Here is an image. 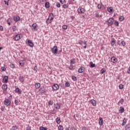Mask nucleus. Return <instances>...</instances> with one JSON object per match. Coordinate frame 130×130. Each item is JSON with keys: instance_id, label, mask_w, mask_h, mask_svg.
<instances>
[{"instance_id": "26", "label": "nucleus", "mask_w": 130, "mask_h": 130, "mask_svg": "<svg viewBox=\"0 0 130 130\" xmlns=\"http://www.w3.org/2000/svg\"><path fill=\"white\" fill-rule=\"evenodd\" d=\"M91 103L92 104L93 106H96V101L94 100L91 101Z\"/></svg>"}, {"instance_id": "41", "label": "nucleus", "mask_w": 130, "mask_h": 130, "mask_svg": "<svg viewBox=\"0 0 130 130\" xmlns=\"http://www.w3.org/2000/svg\"><path fill=\"white\" fill-rule=\"evenodd\" d=\"M119 19L121 21H122L124 20V17L123 16H120L119 17Z\"/></svg>"}, {"instance_id": "49", "label": "nucleus", "mask_w": 130, "mask_h": 130, "mask_svg": "<svg viewBox=\"0 0 130 130\" xmlns=\"http://www.w3.org/2000/svg\"><path fill=\"white\" fill-rule=\"evenodd\" d=\"M119 89H123V85H122V84H120L119 86Z\"/></svg>"}, {"instance_id": "37", "label": "nucleus", "mask_w": 130, "mask_h": 130, "mask_svg": "<svg viewBox=\"0 0 130 130\" xmlns=\"http://www.w3.org/2000/svg\"><path fill=\"white\" fill-rule=\"evenodd\" d=\"M40 130H47V128L43 126H41L40 127Z\"/></svg>"}, {"instance_id": "32", "label": "nucleus", "mask_w": 130, "mask_h": 130, "mask_svg": "<svg viewBox=\"0 0 130 130\" xmlns=\"http://www.w3.org/2000/svg\"><path fill=\"white\" fill-rule=\"evenodd\" d=\"M125 123H126V119H125V118H124L123 120V122L122 124V125H125Z\"/></svg>"}, {"instance_id": "5", "label": "nucleus", "mask_w": 130, "mask_h": 130, "mask_svg": "<svg viewBox=\"0 0 130 130\" xmlns=\"http://www.w3.org/2000/svg\"><path fill=\"white\" fill-rule=\"evenodd\" d=\"M77 11L79 14H84L85 13V9L83 8H79Z\"/></svg>"}, {"instance_id": "54", "label": "nucleus", "mask_w": 130, "mask_h": 130, "mask_svg": "<svg viewBox=\"0 0 130 130\" xmlns=\"http://www.w3.org/2000/svg\"><path fill=\"white\" fill-rule=\"evenodd\" d=\"M1 70L3 72H5V71H6V68H5V67H2Z\"/></svg>"}, {"instance_id": "3", "label": "nucleus", "mask_w": 130, "mask_h": 130, "mask_svg": "<svg viewBox=\"0 0 130 130\" xmlns=\"http://www.w3.org/2000/svg\"><path fill=\"white\" fill-rule=\"evenodd\" d=\"M57 46H54L53 48L51 49V51L54 54L57 53Z\"/></svg>"}, {"instance_id": "20", "label": "nucleus", "mask_w": 130, "mask_h": 130, "mask_svg": "<svg viewBox=\"0 0 130 130\" xmlns=\"http://www.w3.org/2000/svg\"><path fill=\"white\" fill-rule=\"evenodd\" d=\"M39 3L41 5H44V3H46V0H39Z\"/></svg>"}, {"instance_id": "48", "label": "nucleus", "mask_w": 130, "mask_h": 130, "mask_svg": "<svg viewBox=\"0 0 130 130\" xmlns=\"http://www.w3.org/2000/svg\"><path fill=\"white\" fill-rule=\"evenodd\" d=\"M119 102H120V103H121V104H123V102H124V100L123 99H121L120 100Z\"/></svg>"}, {"instance_id": "61", "label": "nucleus", "mask_w": 130, "mask_h": 130, "mask_svg": "<svg viewBox=\"0 0 130 130\" xmlns=\"http://www.w3.org/2000/svg\"><path fill=\"white\" fill-rule=\"evenodd\" d=\"M98 9H101V5H100V4H98Z\"/></svg>"}, {"instance_id": "62", "label": "nucleus", "mask_w": 130, "mask_h": 130, "mask_svg": "<svg viewBox=\"0 0 130 130\" xmlns=\"http://www.w3.org/2000/svg\"><path fill=\"white\" fill-rule=\"evenodd\" d=\"M1 110L2 111H4V110H5V108H4L3 107H1Z\"/></svg>"}, {"instance_id": "28", "label": "nucleus", "mask_w": 130, "mask_h": 130, "mask_svg": "<svg viewBox=\"0 0 130 130\" xmlns=\"http://www.w3.org/2000/svg\"><path fill=\"white\" fill-rule=\"evenodd\" d=\"M115 44V40L114 39H113L111 41V45L112 46H113Z\"/></svg>"}, {"instance_id": "38", "label": "nucleus", "mask_w": 130, "mask_h": 130, "mask_svg": "<svg viewBox=\"0 0 130 130\" xmlns=\"http://www.w3.org/2000/svg\"><path fill=\"white\" fill-rule=\"evenodd\" d=\"M95 17H96V18H101L102 16L100 15H99V13H95Z\"/></svg>"}, {"instance_id": "40", "label": "nucleus", "mask_w": 130, "mask_h": 130, "mask_svg": "<svg viewBox=\"0 0 130 130\" xmlns=\"http://www.w3.org/2000/svg\"><path fill=\"white\" fill-rule=\"evenodd\" d=\"M63 8L64 9H68L69 8V5L68 4H64L63 5Z\"/></svg>"}, {"instance_id": "43", "label": "nucleus", "mask_w": 130, "mask_h": 130, "mask_svg": "<svg viewBox=\"0 0 130 130\" xmlns=\"http://www.w3.org/2000/svg\"><path fill=\"white\" fill-rule=\"evenodd\" d=\"M56 112V111L55 109H53L51 112V114H55V113Z\"/></svg>"}, {"instance_id": "2", "label": "nucleus", "mask_w": 130, "mask_h": 130, "mask_svg": "<svg viewBox=\"0 0 130 130\" xmlns=\"http://www.w3.org/2000/svg\"><path fill=\"white\" fill-rule=\"evenodd\" d=\"M107 22H108V26H111V25L113 24V22H114V19H113L112 18H111L109 19Z\"/></svg>"}, {"instance_id": "24", "label": "nucleus", "mask_w": 130, "mask_h": 130, "mask_svg": "<svg viewBox=\"0 0 130 130\" xmlns=\"http://www.w3.org/2000/svg\"><path fill=\"white\" fill-rule=\"evenodd\" d=\"M56 122H57V123L59 124V123H60V122H61L60 118H59V117L56 118Z\"/></svg>"}, {"instance_id": "34", "label": "nucleus", "mask_w": 130, "mask_h": 130, "mask_svg": "<svg viewBox=\"0 0 130 130\" xmlns=\"http://www.w3.org/2000/svg\"><path fill=\"white\" fill-rule=\"evenodd\" d=\"M106 72V70L104 68L102 69L101 70V74H104V73H105Z\"/></svg>"}, {"instance_id": "10", "label": "nucleus", "mask_w": 130, "mask_h": 130, "mask_svg": "<svg viewBox=\"0 0 130 130\" xmlns=\"http://www.w3.org/2000/svg\"><path fill=\"white\" fill-rule=\"evenodd\" d=\"M111 60L112 62H113L114 63L117 62V58H116L115 57H112L111 58Z\"/></svg>"}, {"instance_id": "56", "label": "nucleus", "mask_w": 130, "mask_h": 130, "mask_svg": "<svg viewBox=\"0 0 130 130\" xmlns=\"http://www.w3.org/2000/svg\"><path fill=\"white\" fill-rule=\"evenodd\" d=\"M79 44L82 45L83 43H84V42H83V41H82V40H79Z\"/></svg>"}, {"instance_id": "51", "label": "nucleus", "mask_w": 130, "mask_h": 130, "mask_svg": "<svg viewBox=\"0 0 130 130\" xmlns=\"http://www.w3.org/2000/svg\"><path fill=\"white\" fill-rule=\"evenodd\" d=\"M121 43L123 46H125V41H122Z\"/></svg>"}, {"instance_id": "45", "label": "nucleus", "mask_w": 130, "mask_h": 130, "mask_svg": "<svg viewBox=\"0 0 130 130\" xmlns=\"http://www.w3.org/2000/svg\"><path fill=\"white\" fill-rule=\"evenodd\" d=\"M58 129L59 130H63V127L61 125H59L58 126Z\"/></svg>"}, {"instance_id": "47", "label": "nucleus", "mask_w": 130, "mask_h": 130, "mask_svg": "<svg viewBox=\"0 0 130 130\" xmlns=\"http://www.w3.org/2000/svg\"><path fill=\"white\" fill-rule=\"evenodd\" d=\"M13 31H16L17 30V27L16 26H14L12 27Z\"/></svg>"}, {"instance_id": "55", "label": "nucleus", "mask_w": 130, "mask_h": 130, "mask_svg": "<svg viewBox=\"0 0 130 130\" xmlns=\"http://www.w3.org/2000/svg\"><path fill=\"white\" fill-rule=\"evenodd\" d=\"M4 30V27L3 26H0V31H3Z\"/></svg>"}, {"instance_id": "13", "label": "nucleus", "mask_w": 130, "mask_h": 130, "mask_svg": "<svg viewBox=\"0 0 130 130\" xmlns=\"http://www.w3.org/2000/svg\"><path fill=\"white\" fill-rule=\"evenodd\" d=\"M99 123L100 125H103V119H102V118L101 117L99 118Z\"/></svg>"}, {"instance_id": "21", "label": "nucleus", "mask_w": 130, "mask_h": 130, "mask_svg": "<svg viewBox=\"0 0 130 130\" xmlns=\"http://www.w3.org/2000/svg\"><path fill=\"white\" fill-rule=\"evenodd\" d=\"M7 23L8 25H11V23H12V18H9L7 20Z\"/></svg>"}, {"instance_id": "9", "label": "nucleus", "mask_w": 130, "mask_h": 130, "mask_svg": "<svg viewBox=\"0 0 130 130\" xmlns=\"http://www.w3.org/2000/svg\"><path fill=\"white\" fill-rule=\"evenodd\" d=\"M52 88L53 90L56 91V90H58V89L59 88V86L57 84H54L53 85Z\"/></svg>"}, {"instance_id": "11", "label": "nucleus", "mask_w": 130, "mask_h": 130, "mask_svg": "<svg viewBox=\"0 0 130 130\" xmlns=\"http://www.w3.org/2000/svg\"><path fill=\"white\" fill-rule=\"evenodd\" d=\"M19 39H21V37L20 36V35H16L14 38V40H15V41H18V40H19Z\"/></svg>"}, {"instance_id": "27", "label": "nucleus", "mask_w": 130, "mask_h": 130, "mask_svg": "<svg viewBox=\"0 0 130 130\" xmlns=\"http://www.w3.org/2000/svg\"><path fill=\"white\" fill-rule=\"evenodd\" d=\"M19 80L20 82H21L22 83H23V82H24V77L23 76H20L19 77Z\"/></svg>"}, {"instance_id": "22", "label": "nucleus", "mask_w": 130, "mask_h": 130, "mask_svg": "<svg viewBox=\"0 0 130 130\" xmlns=\"http://www.w3.org/2000/svg\"><path fill=\"white\" fill-rule=\"evenodd\" d=\"M35 87L36 88V89H39V88H40V83H36L35 84Z\"/></svg>"}, {"instance_id": "30", "label": "nucleus", "mask_w": 130, "mask_h": 130, "mask_svg": "<svg viewBox=\"0 0 130 130\" xmlns=\"http://www.w3.org/2000/svg\"><path fill=\"white\" fill-rule=\"evenodd\" d=\"M90 68H96L95 64L93 63V62L91 61L90 63Z\"/></svg>"}, {"instance_id": "33", "label": "nucleus", "mask_w": 130, "mask_h": 130, "mask_svg": "<svg viewBox=\"0 0 130 130\" xmlns=\"http://www.w3.org/2000/svg\"><path fill=\"white\" fill-rule=\"evenodd\" d=\"M24 61L23 60H20L19 61V64L20 66H21V67H23V66H24Z\"/></svg>"}, {"instance_id": "58", "label": "nucleus", "mask_w": 130, "mask_h": 130, "mask_svg": "<svg viewBox=\"0 0 130 130\" xmlns=\"http://www.w3.org/2000/svg\"><path fill=\"white\" fill-rule=\"evenodd\" d=\"M66 0H60V3H61V4H63L64 3Z\"/></svg>"}, {"instance_id": "42", "label": "nucleus", "mask_w": 130, "mask_h": 130, "mask_svg": "<svg viewBox=\"0 0 130 130\" xmlns=\"http://www.w3.org/2000/svg\"><path fill=\"white\" fill-rule=\"evenodd\" d=\"M52 104H53V102L52 101H49V102H48L49 106L52 105Z\"/></svg>"}, {"instance_id": "63", "label": "nucleus", "mask_w": 130, "mask_h": 130, "mask_svg": "<svg viewBox=\"0 0 130 130\" xmlns=\"http://www.w3.org/2000/svg\"><path fill=\"white\" fill-rule=\"evenodd\" d=\"M128 74H130V67L128 68V70L127 71Z\"/></svg>"}, {"instance_id": "14", "label": "nucleus", "mask_w": 130, "mask_h": 130, "mask_svg": "<svg viewBox=\"0 0 130 130\" xmlns=\"http://www.w3.org/2000/svg\"><path fill=\"white\" fill-rule=\"evenodd\" d=\"M13 20L15 21V22H18V21L20 20V17H19V16H14L13 17Z\"/></svg>"}, {"instance_id": "29", "label": "nucleus", "mask_w": 130, "mask_h": 130, "mask_svg": "<svg viewBox=\"0 0 130 130\" xmlns=\"http://www.w3.org/2000/svg\"><path fill=\"white\" fill-rule=\"evenodd\" d=\"M72 79L74 82H77V81H78V78L75 76H72Z\"/></svg>"}, {"instance_id": "25", "label": "nucleus", "mask_w": 130, "mask_h": 130, "mask_svg": "<svg viewBox=\"0 0 130 130\" xmlns=\"http://www.w3.org/2000/svg\"><path fill=\"white\" fill-rule=\"evenodd\" d=\"M108 11L109 13H112V12H113V8L112 7L108 8Z\"/></svg>"}, {"instance_id": "50", "label": "nucleus", "mask_w": 130, "mask_h": 130, "mask_svg": "<svg viewBox=\"0 0 130 130\" xmlns=\"http://www.w3.org/2000/svg\"><path fill=\"white\" fill-rule=\"evenodd\" d=\"M56 7H57V8H60V4H59V3H57Z\"/></svg>"}, {"instance_id": "23", "label": "nucleus", "mask_w": 130, "mask_h": 130, "mask_svg": "<svg viewBox=\"0 0 130 130\" xmlns=\"http://www.w3.org/2000/svg\"><path fill=\"white\" fill-rule=\"evenodd\" d=\"M54 107L56 109H59V108H60V106L58 104H56L54 105Z\"/></svg>"}, {"instance_id": "44", "label": "nucleus", "mask_w": 130, "mask_h": 130, "mask_svg": "<svg viewBox=\"0 0 130 130\" xmlns=\"http://www.w3.org/2000/svg\"><path fill=\"white\" fill-rule=\"evenodd\" d=\"M62 28L64 30H67V29H68V26H67V25H64L62 26Z\"/></svg>"}, {"instance_id": "12", "label": "nucleus", "mask_w": 130, "mask_h": 130, "mask_svg": "<svg viewBox=\"0 0 130 130\" xmlns=\"http://www.w3.org/2000/svg\"><path fill=\"white\" fill-rule=\"evenodd\" d=\"M2 89L3 91H7L8 89V85H7V84H3L2 86Z\"/></svg>"}, {"instance_id": "57", "label": "nucleus", "mask_w": 130, "mask_h": 130, "mask_svg": "<svg viewBox=\"0 0 130 130\" xmlns=\"http://www.w3.org/2000/svg\"><path fill=\"white\" fill-rule=\"evenodd\" d=\"M34 71H35L36 73H37V66L34 67Z\"/></svg>"}, {"instance_id": "17", "label": "nucleus", "mask_w": 130, "mask_h": 130, "mask_svg": "<svg viewBox=\"0 0 130 130\" xmlns=\"http://www.w3.org/2000/svg\"><path fill=\"white\" fill-rule=\"evenodd\" d=\"M49 2H46L45 4V7L46 9H49L50 7V5H49Z\"/></svg>"}, {"instance_id": "15", "label": "nucleus", "mask_w": 130, "mask_h": 130, "mask_svg": "<svg viewBox=\"0 0 130 130\" xmlns=\"http://www.w3.org/2000/svg\"><path fill=\"white\" fill-rule=\"evenodd\" d=\"M37 27V24L36 23H34L32 25L31 29L35 30L36 31H37V28H36Z\"/></svg>"}, {"instance_id": "1", "label": "nucleus", "mask_w": 130, "mask_h": 130, "mask_svg": "<svg viewBox=\"0 0 130 130\" xmlns=\"http://www.w3.org/2000/svg\"><path fill=\"white\" fill-rule=\"evenodd\" d=\"M53 13H50L49 15L48 18L46 20V23L49 24L51 23V21L53 20Z\"/></svg>"}, {"instance_id": "31", "label": "nucleus", "mask_w": 130, "mask_h": 130, "mask_svg": "<svg viewBox=\"0 0 130 130\" xmlns=\"http://www.w3.org/2000/svg\"><path fill=\"white\" fill-rule=\"evenodd\" d=\"M75 62H76V59L74 58L70 61L71 64H74Z\"/></svg>"}, {"instance_id": "36", "label": "nucleus", "mask_w": 130, "mask_h": 130, "mask_svg": "<svg viewBox=\"0 0 130 130\" xmlns=\"http://www.w3.org/2000/svg\"><path fill=\"white\" fill-rule=\"evenodd\" d=\"M123 111H124V109L123 108L120 107V109L119 110L120 113H123Z\"/></svg>"}, {"instance_id": "18", "label": "nucleus", "mask_w": 130, "mask_h": 130, "mask_svg": "<svg viewBox=\"0 0 130 130\" xmlns=\"http://www.w3.org/2000/svg\"><path fill=\"white\" fill-rule=\"evenodd\" d=\"M8 79H9V77L7 76H5L3 78L4 82L8 83Z\"/></svg>"}, {"instance_id": "7", "label": "nucleus", "mask_w": 130, "mask_h": 130, "mask_svg": "<svg viewBox=\"0 0 130 130\" xmlns=\"http://www.w3.org/2000/svg\"><path fill=\"white\" fill-rule=\"evenodd\" d=\"M27 40V44L30 47H33L34 46V44L33 43V42L30 40Z\"/></svg>"}, {"instance_id": "52", "label": "nucleus", "mask_w": 130, "mask_h": 130, "mask_svg": "<svg viewBox=\"0 0 130 130\" xmlns=\"http://www.w3.org/2000/svg\"><path fill=\"white\" fill-rule=\"evenodd\" d=\"M14 103H15V105H18L19 102H18V100H15L14 101Z\"/></svg>"}, {"instance_id": "8", "label": "nucleus", "mask_w": 130, "mask_h": 130, "mask_svg": "<svg viewBox=\"0 0 130 130\" xmlns=\"http://www.w3.org/2000/svg\"><path fill=\"white\" fill-rule=\"evenodd\" d=\"M4 104L7 106H9L11 104V101L9 99H6L4 101Z\"/></svg>"}, {"instance_id": "60", "label": "nucleus", "mask_w": 130, "mask_h": 130, "mask_svg": "<svg viewBox=\"0 0 130 130\" xmlns=\"http://www.w3.org/2000/svg\"><path fill=\"white\" fill-rule=\"evenodd\" d=\"M26 130H31V126H27L26 127Z\"/></svg>"}, {"instance_id": "53", "label": "nucleus", "mask_w": 130, "mask_h": 130, "mask_svg": "<svg viewBox=\"0 0 130 130\" xmlns=\"http://www.w3.org/2000/svg\"><path fill=\"white\" fill-rule=\"evenodd\" d=\"M10 67H11V68H12V69H14L15 68V64H14L13 63H11L10 64Z\"/></svg>"}, {"instance_id": "35", "label": "nucleus", "mask_w": 130, "mask_h": 130, "mask_svg": "<svg viewBox=\"0 0 130 130\" xmlns=\"http://www.w3.org/2000/svg\"><path fill=\"white\" fill-rule=\"evenodd\" d=\"M114 25L115 26H119V23H118V21H117V20L114 21Z\"/></svg>"}, {"instance_id": "6", "label": "nucleus", "mask_w": 130, "mask_h": 130, "mask_svg": "<svg viewBox=\"0 0 130 130\" xmlns=\"http://www.w3.org/2000/svg\"><path fill=\"white\" fill-rule=\"evenodd\" d=\"M78 72L79 74H83L85 72V68L84 67H81Z\"/></svg>"}, {"instance_id": "46", "label": "nucleus", "mask_w": 130, "mask_h": 130, "mask_svg": "<svg viewBox=\"0 0 130 130\" xmlns=\"http://www.w3.org/2000/svg\"><path fill=\"white\" fill-rule=\"evenodd\" d=\"M66 87H70V83L66 82L65 83Z\"/></svg>"}, {"instance_id": "59", "label": "nucleus", "mask_w": 130, "mask_h": 130, "mask_svg": "<svg viewBox=\"0 0 130 130\" xmlns=\"http://www.w3.org/2000/svg\"><path fill=\"white\" fill-rule=\"evenodd\" d=\"M81 130H88V128L86 127H83Z\"/></svg>"}, {"instance_id": "19", "label": "nucleus", "mask_w": 130, "mask_h": 130, "mask_svg": "<svg viewBox=\"0 0 130 130\" xmlns=\"http://www.w3.org/2000/svg\"><path fill=\"white\" fill-rule=\"evenodd\" d=\"M125 130H130V123L127 124L125 127Z\"/></svg>"}, {"instance_id": "4", "label": "nucleus", "mask_w": 130, "mask_h": 130, "mask_svg": "<svg viewBox=\"0 0 130 130\" xmlns=\"http://www.w3.org/2000/svg\"><path fill=\"white\" fill-rule=\"evenodd\" d=\"M39 92L40 94H44L45 92H46V89L44 88V87H41L39 90Z\"/></svg>"}, {"instance_id": "16", "label": "nucleus", "mask_w": 130, "mask_h": 130, "mask_svg": "<svg viewBox=\"0 0 130 130\" xmlns=\"http://www.w3.org/2000/svg\"><path fill=\"white\" fill-rule=\"evenodd\" d=\"M15 92H16V93H18V94H22V91H21V90H20V88H16Z\"/></svg>"}, {"instance_id": "64", "label": "nucleus", "mask_w": 130, "mask_h": 130, "mask_svg": "<svg viewBox=\"0 0 130 130\" xmlns=\"http://www.w3.org/2000/svg\"><path fill=\"white\" fill-rule=\"evenodd\" d=\"M65 130H70V129L69 128V127H66V128H65Z\"/></svg>"}, {"instance_id": "39", "label": "nucleus", "mask_w": 130, "mask_h": 130, "mask_svg": "<svg viewBox=\"0 0 130 130\" xmlns=\"http://www.w3.org/2000/svg\"><path fill=\"white\" fill-rule=\"evenodd\" d=\"M12 128L13 130L18 129V126L17 125L13 126Z\"/></svg>"}]
</instances>
